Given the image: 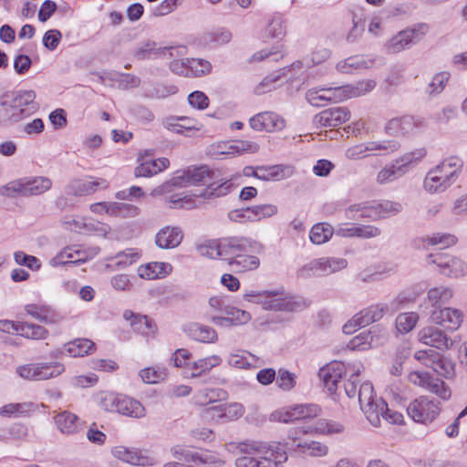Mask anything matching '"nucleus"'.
Masks as SVG:
<instances>
[{
  "label": "nucleus",
  "mask_w": 467,
  "mask_h": 467,
  "mask_svg": "<svg viewBox=\"0 0 467 467\" xmlns=\"http://www.w3.org/2000/svg\"><path fill=\"white\" fill-rule=\"evenodd\" d=\"M344 430L340 423L322 420L316 426L292 428L287 432V437L281 442V449L286 453L306 454L311 457H322L327 454V445L316 441L302 440L301 435L307 433L333 434L340 433Z\"/></svg>",
  "instance_id": "obj_1"
},
{
  "label": "nucleus",
  "mask_w": 467,
  "mask_h": 467,
  "mask_svg": "<svg viewBox=\"0 0 467 467\" xmlns=\"http://www.w3.org/2000/svg\"><path fill=\"white\" fill-rule=\"evenodd\" d=\"M237 449L244 455L235 460L236 467H283L287 461L286 452L277 441H245Z\"/></svg>",
  "instance_id": "obj_2"
},
{
  "label": "nucleus",
  "mask_w": 467,
  "mask_h": 467,
  "mask_svg": "<svg viewBox=\"0 0 467 467\" xmlns=\"http://www.w3.org/2000/svg\"><path fill=\"white\" fill-rule=\"evenodd\" d=\"M216 178L215 171L206 165L192 166L182 171H177L171 178V183L177 187H187L190 185H208L198 195L203 198L220 197L226 195L233 186L229 181L217 184L213 180Z\"/></svg>",
  "instance_id": "obj_3"
},
{
  "label": "nucleus",
  "mask_w": 467,
  "mask_h": 467,
  "mask_svg": "<svg viewBox=\"0 0 467 467\" xmlns=\"http://www.w3.org/2000/svg\"><path fill=\"white\" fill-rule=\"evenodd\" d=\"M462 166L463 161L459 157L446 158L427 173L423 182L424 189L430 192L445 191L456 182Z\"/></svg>",
  "instance_id": "obj_4"
},
{
  "label": "nucleus",
  "mask_w": 467,
  "mask_h": 467,
  "mask_svg": "<svg viewBox=\"0 0 467 467\" xmlns=\"http://www.w3.org/2000/svg\"><path fill=\"white\" fill-rule=\"evenodd\" d=\"M35 99V91L19 90L3 95L0 98V106L6 111H12L8 117L10 121L17 122L25 116L31 115L38 109Z\"/></svg>",
  "instance_id": "obj_5"
},
{
  "label": "nucleus",
  "mask_w": 467,
  "mask_h": 467,
  "mask_svg": "<svg viewBox=\"0 0 467 467\" xmlns=\"http://www.w3.org/2000/svg\"><path fill=\"white\" fill-rule=\"evenodd\" d=\"M401 301L399 298L393 299L388 304H376L362 309L356 314L347 324L343 327L345 334L353 333L356 328L368 326L369 324L379 321L384 315H394L400 306Z\"/></svg>",
  "instance_id": "obj_6"
},
{
  "label": "nucleus",
  "mask_w": 467,
  "mask_h": 467,
  "mask_svg": "<svg viewBox=\"0 0 467 467\" xmlns=\"http://www.w3.org/2000/svg\"><path fill=\"white\" fill-rule=\"evenodd\" d=\"M402 211V205L400 202L384 200L380 202H372L369 204H354L348 207L346 211V216L348 219H357L354 213H360L359 217L370 218L378 220L381 218L395 215Z\"/></svg>",
  "instance_id": "obj_7"
},
{
  "label": "nucleus",
  "mask_w": 467,
  "mask_h": 467,
  "mask_svg": "<svg viewBox=\"0 0 467 467\" xmlns=\"http://www.w3.org/2000/svg\"><path fill=\"white\" fill-rule=\"evenodd\" d=\"M100 406L109 412H117L131 418H142L146 415L143 405L130 397L107 393L100 400Z\"/></svg>",
  "instance_id": "obj_8"
},
{
  "label": "nucleus",
  "mask_w": 467,
  "mask_h": 467,
  "mask_svg": "<svg viewBox=\"0 0 467 467\" xmlns=\"http://www.w3.org/2000/svg\"><path fill=\"white\" fill-rule=\"evenodd\" d=\"M429 25L426 23H418L413 26L407 27L392 36L385 44V49L390 54H397L408 49L419 43L429 32Z\"/></svg>",
  "instance_id": "obj_9"
},
{
  "label": "nucleus",
  "mask_w": 467,
  "mask_h": 467,
  "mask_svg": "<svg viewBox=\"0 0 467 467\" xmlns=\"http://www.w3.org/2000/svg\"><path fill=\"white\" fill-rule=\"evenodd\" d=\"M281 293L277 291H250L244 295V297L249 301L262 304L265 309L275 311L294 312L300 307V304L291 298L281 297Z\"/></svg>",
  "instance_id": "obj_10"
},
{
  "label": "nucleus",
  "mask_w": 467,
  "mask_h": 467,
  "mask_svg": "<svg viewBox=\"0 0 467 467\" xmlns=\"http://www.w3.org/2000/svg\"><path fill=\"white\" fill-rule=\"evenodd\" d=\"M65 367L59 362H41L19 366L16 373L27 380H47L61 375Z\"/></svg>",
  "instance_id": "obj_11"
},
{
  "label": "nucleus",
  "mask_w": 467,
  "mask_h": 467,
  "mask_svg": "<svg viewBox=\"0 0 467 467\" xmlns=\"http://www.w3.org/2000/svg\"><path fill=\"white\" fill-rule=\"evenodd\" d=\"M361 410L368 420L375 427L380 426L381 419L391 424H400L403 421V415L389 410L388 404L381 398H376L368 404L363 405Z\"/></svg>",
  "instance_id": "obj_12"
},
{
  "label": "nucleus",
  "mask_w": 467,
  "mask_h": 467,
  "mask_svg": "<svg viewBox=\"0 0 467 467\" xmlns=\"http://www.w3.org/2000/svg\"><path fill=\"white\" fill-rule=\"evenodd\" d=\"M441 410L440 402L427 396H420L407 407L408 415L415 421L423 424L432 422Z\"/></svg>",
  "instance_id": "obj_13"
},
{
  "label": "nucleus",
  "mask_w": 467,
  "mask_h": 467,
  "mask_svg": "<svg viewBox=\"0 0 467 467\" xmlns=\"http://www.w3.org/2000/svg\"><path fill=\"white\" fill-rule=\"evenodd\" d=\"M348 261L337 257H322L312 260L298 270V275L304 278L311 275H327L346 268Z\"/></svg>",
  "instance_id": "obj_14"
},
{
  "label": "nucleus",
  "mask_w": 467,
  "mask_h": 467,
  "mask_svg": "<svg viewBox=\"0 0 467 467\" xmlns=\"http://www.w3.org/2000/svg\"><path fill=\"white\" fill-rule=\"evenodd\" d=\"M320 409L316 404H301L291 410H277L269 416L272 422L289 423L299 420H306L317 417Z\"/></svg>",
  "instance_id": "obj_15"
},
{
  "label": "nucleus",
  "mask_w": 467,
  "mask_h": 467,
  "mask_svg": "<svg viewBox=\"0 0 467 467\" xmlns=\"http://www.w3.org/2000/svg\"><path fill=\"white\" fill-rule=\"evenodd\" d=\"M414 358L444 378H451L454 374L453 363L433 349L418 350L414 353Z\"/></svg>",
  "instance_id": "obj_16"
},
{
  "label": "nucleus",
  "mask_w": 467,
  "mask_h": 467,
  "mask_svg": "<svg viewBox=\"0 0 467 467\" xmlns=\"http://www.w3.org/2000/svg\"><path fill=\"white\" fill-rule=\"evenodd\" d=\"M429 264L436 265L442 275L450 277L462 276L467 273V265L453 255L446 253L431 254Z\"/></svg>",
  "instance_id": "obj_17"
},
{
  "label": "nucleus",
  "mask_w": 467,
  "mask_h": 467,
  "mask_svg": "<svg viewBox=\"0 0 467 467\" xmlns=\"http://www.w3.org/2000/svg\"><path fill=\"white\" fill-rule=\"evenodd\" d=\"M250 127L257 131L275 132L285 127V119L273 111L260 112L249 119Z\"/></svg>",
  "instance_id": "obj_18"
},
{
  "label": "nucleus",
  "mask_w": 467,
  "mask_h": 467,
  "mask_svg": "<svg viewBox=\"0 0 467 467\" xmlns=\"http://www.w3.org/2000/svg\"><path fill=\"white\" fill-rule=\"evenodd\" d=\"M386 340V332L379 327H372L369 330L363 331L354 337L348 347L351 349L364 350L370 348H376Z\"/></svg>",
  "instance_id": "obj_19"
},
{
  "label": "nucleus",
  "mask_w": 467,
  "mask_h": 467,
  "mask_svg": "<svg viewBox=\"0 0 467 467\" xmlns=\"http://www.w3.org/2000/svg\"><path fill=\"white\" fill-rule=\"evenodd\" d=\"M400 148V142L394 140L369 141L366 145H356L349 148L346 151V156L349 160H358L367 156V151L383 150L386 153H390L398 150Z\"/></svg>",
  "instance_id": "obj_20"
},
{
  "label": "nucleus",
  "mask_w": 467,
  "mask_h": 467,
  "mask_svg": "<svg viewBox=\"0 0 467 467\" xmlns=\"http://www.w3.org/2000/svg\"><path fill=\"white\" fill-rule=\"evenodd\" d=\"M350 119V111L345 107H336L325 109L317 114L313 123L317 128L337 127Z\"/></svg>",
  "instance_id": "obj_21"
},
{
  "label": "nucleus",
  "mask_w": 467,
  "mask_h": 467,
  "mask_svg": "<svg viewBox=\"0 0 467 467\" xmlns=\"http://www.w3.org/2000/svg\"><path fill=\"white\" fill-rule=\"evenodd\" d=\"M184 48V47H157L155 42L149 41L143 43L135 50L134 57L139 60L151 59L158 57L171 58L178 56Z\"/></svg>",
  "instance_id": "obj_22"
},
{
  "label": "nucleus",
  "mask_w": 467,
  "mask_h": 467,
  "mask_svg": "<svg viewBox=\"0 0 467 467\" xmlns=\"http://www.w3.org/2000/svg\"><path fill=\"white\" fill-rule=\"evenodd\" d=\"M419 340L440 350H447L453 345V340L435 327H426L419 332Z\"/></svg>",
  "instance_id": "obj_23"
},
{
  "label": "nucleus",
  "mask_w": 467,
  "mask_h": 467,
  "mask_svg": "<svg viewBox=\"0 0 467 467\" xmlns=\"http://www.w3.org/2000/svg\"><path fill=\"white\" fill-rule=\"evenodd\" d=\"M252 250V242L244 237H230L223 239V260L234 261L244 253Z\"/></svg>",
  "instance_id": "obj_24"
},
{
  "label": "nucleus",
  "mask_w": 467,
  "mask_h": 467,
  "mask_svg": "<svg viewBox=\"0 0 467 467\" xmlns=\"http://www.w3.org/2000/svg\"><path fill=\"white\" fill-rule=\"evenodd\" d=\"M431 319L433 323L442 326L450 331L459 328L462 322V314L460 310L444 307L436 308L431 312Z\"/></svg>",
  "instance_id": "obj_25"
},
{
  "label": "nucleus",
  "mask_w": 467,
  "mask_h": 467,
  "mask_svg": "<svg viewBox=\"0 0 467 467\" xmlns=\"http://www.w3.org/2000/svg\"><path fill=\"white\" fill-rule=\"evenodd\" d=\"M112 454L115 458L131 465L150 466L154 464L153 458L142 454L141 451L135 448L116 446L112 449Z\"/></svg>",
  "instance_id": "obj_26"
},
{
  "label": "nucleus",
  "mask_w": 467,
  "mask_h": 467,
  "mask_svg": "<svg viewBox=\"0 0 467 467\" xmlns=\"http://www.w3.org/2000/svg\"><path fill=\"white\" fill-rule=\"evenodd\" d=\"M109 184L104 179L86 181L81 179L72 180L66 186V193L69 196H83L95 192L99 188L106 189Z\"/></svg>",
  "instance_id": "obj_27"
},
{
  "label": "nucleus",
  "mask_w": 467,
  "mask_h": 467,
  "mask_svg": "<svg viewBox=\"0 0 467 467\" xmlns=\"http://www.w3.org/2000/svg\"><path fill=\"white\" fill-rule=\"evenodd\" d=\"M307 101L315 107H323L328 101L338 102L345 100L342 87L311 89L306 93Z\"/></svg>",
  "instance_id": "obj_28"
},
{
  "label": "nucleus",
  "mask_w": 467,
  "mask_h": 467,
  "mask_svg": "<svg viewBox=\"0 0 467 467\" xmlns=\"http://www.w3.org/2000/svg\"><path fill=\"white\" fill-rule=\"evenodd\" d=\"M421 124V119L408 115L401 118H394L389 120L385 126V130L388 134L393 136L405 135L412 132Z\"/></svg>",
  "instance_id": "obj_29"
},
{
  "label": "nucleus",
  "mask_w": 467,
  "mask_h": 467,
  "mask_svg": "<svg viewBox=\"0 0 467 467\" xmlns=\"http://www.w3.org/2000/svg\"><path fill=\"white\" fill-rule=\"evenodd\" d=\"M182 330L189 337L202 343L212 344L218 339V335L213 327L200 323H188L183 326Z\"/></svg>",
  "instance_id": "obj_30"
},
{
  "label": "nucleus",
  "mask_w": 467,
  "mask_h": 467,
  "mask_svg": "<svg viewBox=\"0 0 467 467\" xmlns=\"http://www.w3.org/2000/svg\"><path fill=\"white\" fill-rule=\"evenodd\" d=\"M183 234L178 227L166 226L161 228L155 236V243L161 249H172L182 241Z\"/></svg>",
  "instance_id": "obj_31"
},
{
  "label": "nucleus",
  "mask_w": 467,
  "mask_h": 467,
  "mask_svg": "<svg viewBox=\"0 0 467 467\" xmlns=\"http://www.w3.org/2000/svg\"><path fill=\"white\" fill-rule=\"evenodd\" d=\"M343 367L342 363L334 362L319 370L318 375L331 394L337 389V384L342 378Z\"/></svg>",
  "instance_id": "obj_32"
},
{
  "label": "nucleus",
  "mask_w": 467,
  "mask_h": 467,
  "mask_svg": "<svg viewBox=\"0 0 467 467\" xmlns=\"http://www.w3.org/2000/svg\"><path fill=\"white\" fill-rule=\"evenodd\" d=\"M294 172L291 166L286 165H272V166H258V171L255 178L262 181H279L289 178Z\"/></svg>",
  "instance_id": "obj_33"
},
{
  "label": "nucleus",
  "mask_w": 467,
  "mask_h": 467,
  "mask_svg": "<svg viewBox=\"0 0 467 467\" xmlns=\"http://www.w3.org/2000/svg\"><path fill=\"white\" fill-rule=\"evenodd\" d=\"M172 270L169 263L151 262L138 268L140 277L148 280H153L168 275Z\"/></svg>",
  "instance_id": "obj_34"
},
{
  "label": "nucleus",
  "mask_w": 467,
  "mask_h": 467,
  "mask_svg": "<svg viewBox=\"0 0 467 467\" xmlns=\"http://www.w3.org/2000/svg\"><path fill=\"white\" fill-rule=\"evenodd\" d=\"M55 423L58 430L67 435L77 433L81 429L78 417L69 411H63L55 418Z\"/></svg>",
  "instance_id": "obj_35"
},
{
  "label": "nucleus",
  "mask_w": 467,
  "mask_h": 467,
  "mask_svg": "<svg viewBox=\"0 0 467 467\" xmlns=\"http://www.w3.org/2000/svg\"><path fill=\"white\" fill-rule=\"evenodd\" d=\"M95 348V343L88 338H76L64 345V352L74 358L89 355Z\"/></svg>",
  "instance_id": "obj_36"
},
{
  "label": "nucleus",
  "mask_w": 467,
  "mask_h": 467,
  "mask_svg": "<svg viewBox=\"0 0 467 467\" xmlns=\"http://www.w3.org/2000/svg\"><path fill=\"white\" fill-rule=\"evenodd\" d=\"M87 259L86 252L67 247L51 260V265L54 266L58 265H78L86 262Z\"/></svg>",
  "instance_id": "obj_37"
},
{
  "label": "nucleus",
  "mask_w": 467,
  "mask_h": 467,
  "mask_svg": "<svg viewBox=\"0 0 467 467\" xmlns=\"http://www.w3.org/2000/svg\"><path fill=\"white\" fill-rule=\"evenodd\" d=\"M169 165V160L161 158L153 161H142L134 170L136 177H150L166 169Z\"/></svg>",
  "instance_id": "obj_38"
},
{
  "label": "nucleus",
  "mask_w": 467,
  "mask_h": 467,
  "mask_svg": "<svg viewBox=\"0 0 467 467\" xmlns=\"http://www.w3.org/2000/svg\"><path fill=\"white\" fill-rule=\"evenodd\" d=\"M123 317L127 320H130V326L134 331L140 334L152 333L155 330V325L147 316H135L130 310H126Z\"/></svg>",
  "instance_id": "obj_39"
},
{
  "label": "nucleus",
  "mask_w": 467,
  "mask_h": 467,
  "mask_svg": "<svg viewBox=\"0 0 467 467\" xmlns=\"http://www.w3.org/2000/svg\"><path fill=\"white\" fill-rule=\"evenodd\" d=\"M376 86V82L372 79L359 81L354 85H344L342 87L345 99L364 96L371 91Z\"/></svg>",
  "instance_id": "obj_40"
},
{
  "label": "nucleus",
  "mask_w": 467,
  "mask_h": 467,
  "mask_svg": "<svg viewBox=\"0 0 467 467\" xmlns=\"http://www.w3.org/2000/svg\"><path fill=\"white\" fill-rule=\"evenodd\" d=\"M426 155L424 149H418L410 152H407L400 158L394 160L395 164L401 171L402 175L407 173L410 169L419 163V161Z\"/></svg>",
  "instance_id": "obj_41"
},
{
  "label": "nucleus",
  "mask_w": 467,
  "mask_h": 467,
  "mask_svg": "<svg viewBox=\"0 0 467 467\" xmlns=\"http://www.w3.org/2000/svg\"><path fill=\"white\" fill-rule=\"evenodd\" d=\"M25 180V192L26 196L39 195L47 192L51 186L52 182L47 177H35L31 180Z\"/></svg>",
  "instance_id": "obj_42"
},
{
  "label": "nucleus",
  "mask_w": 467,
  "mask_h": 467,
  "mask_svg": "<svg viewBox=\"0 0 467 467\" xmlns=\"http://www.w3.org/2000/svg\"><path fill=\"white\" fill-rule=\"evenodd\" d=\"M34 407L32 402L9 403L0 408V415L2 417H26L34 411Z\"/></svg>",
  "instance_id": "obj_43"
},
{
  "label": "nucleus",
  "mask_w": 467,
  "mask_h": 467,
  "mask_svg": "<svg viewBox=\"0 0 467 467\" xmlns=\"http://www.w3.org/2000/svg\"><path fill=\"white\" fill-rule=\"evenodd\" d=\"M246 220L250 222L268 218L277 213V207L273 204H262L245 208Z\"/></svg>",
  "instance_id": "obj_44"
},
{
  "label": "nucleus",
  "mask_w": 467,
  "mask_h": 467,
  "mask_svg": "<svg viewBox=\"0 0 467 467\" xmlns=\"http://www.w3.org/2000/svg\"><path fill=\"white\" fill-rule=\"evenodd\" d=\"M333 234L334 229L330 224L319 223L310 230L309 238L315 244H323L332 237Z\"/></svg>",
  "instance_id": "obj_45"
},
{
  "label": "nucleus",
  "mask_w": 467,
  "mask_h": 467,
  "mask_svg": "<svg viewBox=\"0 0 467 467\" xmlns=\"http://www.w3.org/2000/svg\"><path fill=\"white\" fill-rule=\"evenodd\" d=\"M221 362L222 358L217 355H213L196 360L192 366L193 371L191 374V378L200 377L202 374L210 371L213 368L219 366Z\"/></svg>",
  "instance_id": "obj_46"
},
{
  "label": "nucleus",
  "mask_w": 467,
  "mask_h": 467,
  "mask_svg": "<svg viewBox=\"0 0 467 467\" xmlns=\"http://www.w3.org/2000/svg\"><path fill=\"white\" fill-rule=\"evenodd\" d=\"M202 451H193L187 446L177 445L172 448V454L175 459L181 462H191L201 465Z\"/></svg>",
  "instance_id": "obj_47"
},
{
  "label": "nucleus",
  "mask_w": 467,
  "mask_h": 467,
  "mask_svg": "<svg viewBox=\"0 0 467 467\" xmlns=\"http://www.w3.org/2000/svg\"><path fill=\"white\" fill-rule=\"evenodd\" d=\"M260 265L258 257L244 253L234 261H230V266L237 272L251 271L256 269Z\"/></svg>",
  "instance_id": "obj_48"
},
{
  "label": "nucleus",
  "mask_w": 467,
  "mask_h": 467,
  "mask_svg": "<svg viewBox=\"0 0 467 467\" xmlns=\"http://www.w3.org/2000/svg\"><path fill=\"white\" fill-rule=\"evenodd\" d=\"M197 250L201 255L211 259H223V239L209 240L197 246Z\"/></svg>",
  "instance_id": "obj_49"
},
{
  "label": "nucleus",
  "mask_w": 467,
  "mask_h": 467,
  "mask_svg": "<svg viewBox=\"0 0 467 467\" xmlns=\"http://www.w3.org/2000/svg\"><path fill=\"white\" fill-rule=\"evenodd\" d=\"M108 208V214L124 218L135 217L139 214L140 209L132 204L124 202H110Z\"/></svg>",
  "instance_id": "obj_50"
},
{
  "label": "nucleus",
  "mask_w": 467,
  "mask_h": 467,
  "mask_svg": "<svg viewBox=\"0 0 467 467\" xmlns=\"http://www.w3.org/2000/svg\"><path fill=\"white\" fill-rule=\"evenodd\" d=\"M424 389H426L431 393H434L443 400H449L451 395L450 388L446 385V383L443 380L432 378L431 375L428 379V381Z\"/></svg>",
  "instance_id": "obj_51"
},
{
  "label": "nucleus",
  "mask_w": 467,
  "mask_h": 467,
  "mask_svg": "<svg viewBox=\"0 0 467 467\" xmlns=\"http://www.w3.org/2000/svg\"><path fill=\"white\" fill-rule=\"evenodd\" d=\"M18 330L20 336L31 339H44L48 335V331L44 327L26 322L21 323Z\"/></svg>",
  "instance_id": "obj_52"
},
{
  "label": "nucleus",
  "mask_w": 467,
  "mask_h": 467,
  "mask_svg": "<svg viewBox=\"0 0 467 467\" xmlns=\"http://www.w3.org/2000/svg\"><path fill=\"white\" fill-rule=\"evenodd\" d=\"M25 310L28 315L39 321L50 323L56 320V315L47 306L45 309L44 307L30 304L25 306Z\"/></svg>",
  "instance_id": "obj_53"
},
{
  "label": "nucleus",
  "mask_w": 467,
  "mask_h": 467,
  "mask_svg": "<svg viewBox=\"0 0 467 467\" xmlns=\"http://www.w3.org/2000/svg\"><path fill=\"white\" fill-rule=\"evenodd\" d=\"M275 383L284 391H291L296 385V375L285 368H280L275 376Z\"/></svg>",
  "instance_id": "obj_54"
},
{
  "label": "nucleus",
  "mask_w": 467,
  "mask_h": 467,
  "mask_svg": "<svg viewBox=\"0 0 467 467\" xmlns=\"http://www.w3.org/2000/svg\"><path fill=\"white\" fill-rule=\"evenodd\" d=\"M187 67L193 77H202L211 72L212 65L202 58H187Z\"/></svg>",
  "instance_id": "obj_55"
},
{
  "label": "nucleus",
  "mask_w": 467,
  "mask_h": 467,
  "mask_svg": "<svg viewBox=\"0 0 467 467\" xmlns=\"http://www.w3.org/2000/svg\"><path fill=\"white\" fill-rule=\"evenodd\" d=\"M418 315L413 312L400 314L396 318V327L401 333H408L414 328Z\"/></svg>",
  "instance_id": "obj_56"
},
{
  "label": "nucleus",
  "mask_w": 467,
  "mask_h": 467,
  "mask_svg": "<svg viewBox=\"0 0 467 467\" xmlns=\"http://www.w3.org/2000/svg\"><path fill=\"white\" fill-rule=\"evenodd\" d=\"M451 290L444 286L434 287L430 289L428 292V299L432 306L446 303L451 298Z\"/></svg>",
  "instance_id": "obj_57"
},
{
  "label": "nucleus",
  "mask_w": 467,
  "mask_h": 467,
  "mask_svg": "<svg viewBox=\"0 0 467 467\" xmlns=\"http://www.w3.org/2000/svg\"><path fill=\"white\" fill-rule=\"evenodd\" d=\"M400 169L395 164L394 161L390 165L384 167L377 176V182L384 184L397 180L403 176Z\"/></svg>",
  "instance_id": "obj_58"
},
{
  "label": "nucleus",
  "mask_w": 467,
  "mask_h": 467,
  "mask_svg": "<svg viewBox=\"0 0 467 467\" xmlns=\"http://www.w3.org/2000/svg\"><path fill=\"white\" fill-rule=\"evenodd\" d=\"M82 225V234H91L96 233L99 235H106L109 231V225L102 223L100 222L95 221L91 218H85L84 222H81Z\"/></svg>",
  "instance_id": "obj_59"
},
{
  "label": "nucleus",
  "mask_w": 467,
  "mask_h": 467,
  "mask_svg": "<svg viewBox=\"0 0 467 467\" xmlns=\"http://www.w3.org/2000/svg\"><path fill=\"white\" fill-rule=\"evenodd\" d=\"M449 78L450 74L448 72L436 74L429 84L426 92L431 96L440 94L443 90Z\"/></svg>",
  "instance_id": "obj_60"
},
{
  "label": "nucleus",
  "mask_w": 467,
  "mask_h": 467,
  "mask_svg": "<svg viewBox=\"0 0 467 467\" xmlns=\"http://www.w3.org/2000/svg\"><path fill=\"white\" fill-rule=\"evenodd\" d=\"M427 242L431 245H441V248H447L457 243V238L451 234L437 233L427 237Z\"/></svg>",
  "instance_id": "obj_61"
},
{
  "label": "nucleus",
  "mask_w": 467,
  "mask_h": 467,
  "mask_svg": "<svg viewBox=\"0 0 467 467\" xmlns=\"http://www.w3.org/2000/svg\"><path fill=\"white\" fill-rule=\"evenodd\" d=\"M25 180H17L0 188V194L6 197H15L16 194L26 196Z\"/></svg>",
  "instance_id": "obj_62"
},
{
  "label": "nucleus",
  "mask_w": 467,
  "mask_h": 467,
  "mask_svg": "<svg viewBox=\"0 0 467 467\" xmlns=\"http://www.w3.org/2000/svg\"><path fill=\"white\" fill-rule=\"evenodd\" d=\"M285 34V26L281 18L272 19L265 29L266 37L281 39Z\"/></svg>",
  "instance_id": "obj_63"
},
{
  "label": "nucleus",
  "mask_w": 467,
  "mask_h": 467,
  "mask_svg": "<svg viewBox=\"0 0 467 467\" xmlns=\"http://www.w3.org/2000/svg\"><path fill=\"white\" fill-rule=\"evenodd\" d=\"M377 397L374 395V389L370 382H364L359 386L358 391V400L360 406V409L363 405H367L372 400H374Z\"/></svg>",
  "instance_id": "obj_64"
}]
</instances>
